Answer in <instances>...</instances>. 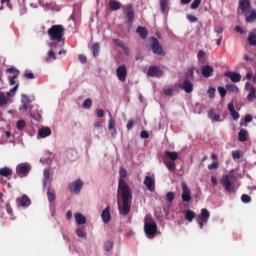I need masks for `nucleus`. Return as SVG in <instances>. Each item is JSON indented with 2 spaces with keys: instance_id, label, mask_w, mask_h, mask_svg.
Listing matches in <instances>:
<instances>
[{
  "instance_id": "9d476101",
  "label": "nucleus",
  "mask_w": 256,
  "mask_h": 256,
  "mask_svg": "<svg viewBox=\"0 0 256 256\" xmlns=\"http://www.w3.org/2000/svg\"><path fill=\"white\" fill-rule=\"evenodd\" d=\"M117 78L122 82L125 83L127 81V66L120 65L116 69Z\"/></svg>"
},
{
  "instance_id": "603ef678",
  "label": "nucleus",
  "mask_w": 256,
  "mask_h": 256,
  "mask_svg": "<svg viewBox=\"0 0 256 256\" xmlns=\"http://www.w3.org/2000/svg\"><path fill=\"white\" fill-rule=\"evenodd\" d=\"M104 249L105 251H111V249H113V242L106 241L104 244Z\"/></svg>"
},
{
  "instance_id": "20e7f679",
  "label": "nucleus",
  "mask_w": 256,
  "mask_h": 256,
  "mask_svg": "<svg viewBox=\"0 0 256 256\" xmlns=\"http://www.w3.org/2000/svg\"><path fill=\"white\" fill-rule=\"evenodd\" d=\"M220 185H222L226 193H237V188L235 187V184L231 183V176L229 175L222 176Z\"/></svg>"
},
{
  "instance_id": "4c0bfd02",
  "label": "nucleus",
  "mask_w": 256,
  "mask_h": 256,
  "mask_svg": "<svg viewBox=\"0 0 256 256\" xmlns=\"http://www.w3.org/2000/svg\"><path fill=\"white\" fill-rule=\"evenodd\" d=\"M41 7H43L44 11H53L54 7H55V3L54 2H49V3H40Z\"/></svg>"
},
{
  "instance_id": "2eb2a0df",
  "label": "nucleus",
  "mask_w": 256,
  "mask_h": 256,
  "mask_svg": "<svg viewBox=\"0 0 256 256\" xmlns=\"http://www.w3.org/2000/svg\"><path fill=\"white\" fill-rule=\"evenodd\" d=\"M149 77H163V70L159 69L157 66H151L148 69Z\"/></svg>"
},
{
  "instance_id": "5fc2aeb1",
  "label": "nucleus",
  "mask_w": 256,
  "mask_h": 256,
  "mask_svg": "<svg viewBox=\"0 0 256 256\" xmlns=\"http://www.w3.org/2000/svg\"><path fill=\"white\" fill-rule=\"evenodd\" d=\"M218 168H219V162H217V161H214L208 165V169H210V170L218 169Z\"/></svg>"
},
{
  "instance_id": "c9c22d12",
  "label": "nucleus",
  "mask_w": 256,
  "mask_h": 256,
  "mask_svg": "<svg viewBox=\"0 0 256 256\" xmlns=\"http://www.w3.org/2000/svg\"><path fill=\"white\" fill-rule=\"evenodd\" d=\"M247 41L249 45H251L252 47H256V34L253 32H250Z\"/></svg>"
},
{
  "instance_id": "864d4df0",
  "label": "nucleus",
  "mask_w": 256,
  "mask_h": 256,
  "mask_svg": "<svg viewBox=\"0 0 256 256\" xmlns=\"http://www.w3.org/2000/svg\"><path fill=\"white\" fill-rule=\"evenodd\" d=\"M218 93H219L220 97H225V95H227V90L225 88H223L222 86H219Z\"/></svg>"
},
{
  "instance_id": "ddd939ff",
  "label": "nucleus",
  "mask_w": 256,
  "mask_h": 256,
  "mask_svg": "<svg viewBox=\"0 0 256 256\" xmlns=\"http://www.w3.org/2000/svg\"><path fill=\"white\" fill-rule=\"evenodd\" d=\"M144 185L148 191H155V177L145 176Z\"/></svg>"
},
{
  "instance_id": "79ce46f5",
  "label": "nucleus",
  "mask_w": 256,
  "mask_h": 256,
  "mask_svg": "<svg viewBox=\"0 0 256 256\" xmlns=\"http://www.w3.org/2000/svg\"><path fill=\"white\" fill-rule=\"evenodd\" d=\"M195 73L193 72L192 68H189L187 72L185 73V79L184 81H191L193 80Z\"/></svg>"
},
{
  "instance_id": "9b49d317",
  "label": "nucleus",
  "mask_w": 256,
  "mask_h": 256,
  "mask_svg": "<svg viewBox=\"0 0 256 256\" xmlns=\"http://www.w3.org/2000/svg\"><path fill=\"white\" fill-rule=\"evenodd\" d=\"M182 201L184 203H189L191 201V190L189 189V186H187V183L182 182Z\"/></svg>"
},
{
  "instance_id": "a878e982",
  "label": "nucleus",
  "mask_w": 256,
  "mask_h": 256,
  "mask_svg": "<svg viewBox=\"0 0 256 256\" xmlns=\"http://www.w3.org/2000/svg\"><path fill=\"white\" fill-rule=\"evenodd\" d=\"M208 117H209V119H211V121L216 122V123L221 121V116L219 114H215V110H213V109H210L208 111Z\"/></svg>"
},
{
  "instance_id": "0e129e2a",
  "label": "nucleus",
  "mask_w": 256,
  "mask_h": 256,
  "mask_svg": "<svg viewBox=\"0 0 256 256\" xmlns=\"http://www.w3.org/2000/svg\"><path fill=\"white\" fill-rule=\"evenodd\" d=\"M24 77H26V79H35V74H33V72H26L24 73Z\"/></svg>"
},
{
  "instance_id": "69168bd1",
  "label": "nucleus",
  "mask_w": 256,
  "mask_h": 256,
  "mask_svg": "<svg viewBox=\"0 0 256 256\" xmlns=\"http://www.w3.org/2000/svg\"><path fill=\"white\" fill-rule=\"evenodd\" d=\"M15 79H17V74L9 78V85H15L17 83Z\"/></svg>"
},
{
  "instance_id": "338daca9",
  "label": "nucleus",
  "mask_w": 256,
  "mask_h": 256,
  "mask_svg": "<svg viewBox=\"0 0 256 256\" xmlns=\"http://www.w3.org/2000/svg\"><path fill=\"white\" fill-rule=\"evenodd\" d=\"M164 93L167 95V97H171V95H173V90L172 88H166L164 89Z\"/></svg>"
},
{
  "instance_id": "cd10ccee",
  "label": "nucleus",
  "mask_w": 256,
  "mask_h": 256,
  "mask_svg": "<svg viewBox=\"0 0 256 256\" xmlns=\"http://www.w3.org/2000/svg\"><path fill=\"white\" fill-rule=\"evenodd\" d=\"M183 213L185 215V219L189 221V223H192L193 219H195V212H193V210H184Z\"/></svg>"
},
{
  "instance_id": "e2e57ef3",
  "label": "nucleus",
  "mask_w": 256,
  "mask_h": 256,
  "mask_svg": "<svg viewBox=\"0 0 256 256\" xmlns=\"http://www.w3.org/2000/svg\"><path fill=\"white\" fill-rule=\"evenodd\" d=\"M135 125V122L133 120H129L126 128L128 129V131H131V129H133V126Z\"/></svg>"
},
{
  "instance_id": "aec40b11",
  "label": "nucleus",
  "mask_w": 256,
  "mask_h": 256,
  "mask_svg": "<svg viewBox=\"0 0 256 256\" xmlns=\"http://www.w3.org/2000/svg\"><path fill=\"white\" fill-rule=\"evenodd\" d=\"M228 111L230 112V115L234 119V121H237L239 119V112L235 110V105L233 104V102H230L228 104Z\"/></svg>"
},
{
  "instance_id": "774afa93",
  "label": "nucleus",
  "mask_w": 256,
  "mask_h": 256,
  "mask_svg": "<svg viewBox=\"0 0 256 256\" xmlns=\"http://www.w3.org/2000/svg\"><path fill=\"white\" fill-rule=\"evenodd\" d=\"M251 121H253V116L251 115H246L244 118V123H251Z\"/></svg>"
},
{
  "instance_id": "4d7b16f0",
  "label": "nucleus",
  "mask_w": 256,
  "mask_h": 256,
  "mask_svg": "<svg viewBox=\"0 0 256 256\" xmlns=\"http://www.w3.org/2000/svg\"><path fill=\"white\" fill-rule=\"evenodd\" d=\"M113 43H115L117 47H121V49L125 46V43H123L121 39H113Z\"/></svg>"
},
{
  "instance_id": "3c124183",
  "label": "nucleus",
  "mask_w": 256,
  "mask_h": 256,
  "mask_svg": "<svg viewBox=\"0 0 256 256\" xmlns=\"http://www.w3.org/2000/svg\"><path fill=\"white\" fill-rule=\"evenodd\" d=\"M241 201H242V203H251V196H249L247 194H243L241 196Z\"/></svg>"
},
{
  "instance_id": "4be33fe9",
  "label": "nucleus",
  "mask_w": 256,
  "mask_h": 256,
  "mask_svg": "<svg viewBox=\"0 0 256 256\" xmlns=\"http://www.w3.org/2000/svg\"><path fill=\"white\" fill-rule=\"evenodd\" d=\"M51 135V128L49 127H42L38 130V137L41 139H45Z\"/></svg>"
},
{
  "instance_id": "bb28decb",
  "label": "nucleus",
  "mask_w": 256,
  "mask_h": 256,
  "mask_svg": "<svg viewBox=\"0 0 256 256\" xmlns=\"http://www.w3.org/2000/svg\"><path fill=\"white\" fill-rule=\"evenodd\" d=\"M136 33H138L141 37V39H147V35H149V32L147 31V28L143 26H139L136 29Z\"/></svg>"
},
{
  "instance_id": "2f4dec72",
  "label": "nucleus",
  "mask_w": 256,
  "mask_h": 256,
  "mask_svg": "<svg viewBox=\"0 0 256 256\" xmlns=\"http://www.w3.org/2000/svg\"><path fill=\"white\" fill-rule=\"evenodd\" d=\"M164 164L167 167L168 171H175V169H177V164L175 163V161H167L165 159Z\"/></svg>"
},
{
  "instance_id": "bf43d9fd",
  "label": "nucleus",
  "mask_w": 256,
  "mask_h": 256,
  "mask_svg": "<svg viewBox=\"0 0 256 256\" xmlns=\"http://www.w3.org/2000/svg\"><path fill=\"white\" fill-rule=\"evenodd\" d=\"M187 19L190 23H197V17L196 16H193L191 14L187 15Z\"/></svg>"
},
{
  "instance_id": "de8ad7c7",
  "label": "nucleus",
  "mask_w": 256,
  "mask_h": 256,
  "mask_svg": "<svg viewBox=\"0 0 256 256\" xmlns=\"http://www.w3.org/2000/svg\"><path fill=\"white\" fill-rule=\"evenodd\" d=\"M76 235L81 239H87V233L83 229H76Z\"/></svg>"
},
{
  "instance_id": "412c9836",
  "label": "nucleus",
  "mask_w": 256,
  "mask_h": 256,
  "mask_svg": "<svg viewBox=\"0 0 256 256\" xmlns=\"http://www.w3.org/2000/svg\"><path fill=\"white\" fill-rule=\"evenodd\" d=\"M246 23H255L256 21V10H250L244 15Z\"/></svg>"
},
{
  "instance_id": "72a5a7b5",
  "label": "nucleus",
  "mask_w": 256,
  "mask_h": 256,
  "mask_svg": "<svg viewBox=\"0 0 256 256\" xmlns=\"http://www.w3.org/2000/svg\"><path fill=\"white\" fill-rule=\"evenodd\" d=\"M165 155H166V157H168V159H170L172 161H177V159H179V154L175 151H173V152L166 151Z\"/></svg>"
},
{
  "instance_id": "a18cd8bd",
  "label": "nucleus",
  "mask_w": 256,
  "mask_h": 256,
  "mask_svg": "<svg viewBox=\"0 0 256 256\" xmlns=\"http://www.w3.org/2000/svg\"><path fill=\"white\" fill-rule=\"evenodd\" d=\"M126 24L131 25L135 21V12H132L130 14H126Z\"/></svg>"
},
{
  "instance_id": "dca6fc26",
  "label": "nucleus",
  "mask_w": 256,
  "mask_h": 256,
  "mask_svg": "<svg viewBox=\"0 0 256 256\" xmlns=\"http://www.w3.org/2000/svg\"><path fill=\"white\" fill-rule=\"evenodd\" d=\"M224 75L228 77L232 83H239V81H241V74L237 72L226 71Z\"/></svg>"
},
{
  "instance_id": "b1692460",
  "label": "nucleus",
  "mask_w": 256,
  "mask_h": 256,
  "mask_svg": "<svg viewBox=\"0 0 256 256\" xmlns=\"http://www.w3.org/2000/svg\"><path fill=\"white\" fill-rule=\"evenodd\" d=\"M248 137H249V132H247V130L241 128L238 133L239 141H241V143H245V141H247Z\"/></svg>"
},
{
  "instance_id": "09e8293b",
  "label": "nucleus",
  "mask_w": 256,
  "mask_h": 256,
  "mask_svg": "<svg viewBox=\"0 0 256 256\" xmlns=\"http://www.w3.org/2000/svg\"><path fill=\"white\" fill-rule=\"evenodd\" d=\"M174 199H175V193L168 192L166 194V201H168V203H173Z\"/></svg>"
},
{
  "instance_id": "680f3d73",
  "label": "nucleus",
  "mask_w": 256,
  "mask_h": 256,
  "mask_svg": "<svg viewBox=\"0 0 256 256\" xmlns=\"http://www.w3.org/2000/svg\"><path fill=\"white\" fill-rule=\"evenodd\" d=\"M48 57L50 59H53L54 61L57 59V55L55 54V52L53 50L48 51Z\"/></svg>"
},
{
  "instance_id": "0eeeda50",
  "label": "nucleus",
  "mask_w": 256,
  "mask_h": 256,
  "mask_svg": "<svg viewBox=\"0 0 256 256\" xmlns=\"http://www.w3.org/2000/svg\"><path fill=\"white\" fill-rule=\"evenodd\" d=\"M210 216H211V214L209 213V210H207V208H203L201 210V213L197 220V223H198L200 229H203V226L207 225V222L209 221Z\"/></svg>"
},
{
  "instance_id": "393cba45",
  "label": "nucleus",
  "mask_w": 256,
  "mask_h": 256,
  "mask_svg": "<svg viewBox=\"0 0 256 256\" xmlns=\"http://www.w3.org/2000/svg\"><path fill=\"white\" fill-rule=\"evenodd\" d=\"M74 217L78 225H85L87 223V218L81 213H76Z\"/></svg>"
},
{
  "instance_id": "f704fd0d",
  "label": "nucleus",
  "mask_w": 256,
  "mask_h": 256,
  "mask_svg": "<svg viewBox=\"0 0 256 256\" xmlns=\"http://www.w3.org/2000/svg\"><path fill=\"white\" fill-rule=\"evenodd\" d=\"M47 197H48L49 203H55V199H56L55 190H51V188H48Z\"/></svg>"
},
{
  "instance_id": "4468645a",
  "label": "nucleus",
  "mask_w": 256,
  "mask_h": 256,
  "mask_svg": "<svg viewBox=\"0 0 256 256\" xmlns=\"http://www.w3.org/2000/svg\"><path fill=\"white\" fill-rule=\"evenodd\" d=\"M16 203L18 207H29L31 205V199L27 195L17 198Z\"/></svg>"
},
{
  "instance_id": "13d9d810",
  "label": "nucleus",
  "mask_w": 256,
  "mask_h": 256,
  "mask_svg": "<svg viewBox=\"0 0 256 256\" xmlns=\"http://www.w3.org/2000/svg\"><path fill=\"white\" fill-rule=\"evenodd\" d=\"M201 5V0H194L191 4V9H197Z\"/></svg>"
},
{
  "instance_id": "1a4fd4ad",
  "label": "nucleus",
  "mask_w": 256,
  "mask_h": 256,
  "mask_svg": "<svg viewBox=\"0 0 256 256\" xmlns=\"http://www.w3.org/2000/svg\"><path fill=\"white\" fill-rule=\"evenodd\" d=\"M151 41L152 42L150 48L152 49V53H154V55H163V46H161L159 40L155 37H152Z\"/></svg>"
},
{
  "instance_id": "473e14b6",
  "label": "nucleus",
  "mask_w": 256,
  "mask_h": 256,
  "mask_svg": "<svg viewBox=\"0 0 256 256\" xmlns=\"http://www.w3.org/2000/svg\"><path fill=\"white\" fill-rule=\"evenodd\" d=\"M43 175H44L43 187L45 188L47 187V182L49 181V179H51V172L49 171L48 168L44 169Z\"/></svg>"
},
{
  "instance_id": "c756f323",
  "label": "nucleus",
  "mask_w": 256,
  "mask_h": 256,
  "mask_svg": "<svg viewBox=\"0 0 256 256\" xmlns=\"http://www.w3.org/2000/svg\"><path fill=\"white\" fill-rule=\"evenodd\" d=\"M109 7L111 11H119V9H121V4L117 0H110Z\"/></svg>"
},
{
  "instance_id": "c85d7f7f",
  "label": "nucleus",
  "mask_w": 256,
  "mask_h": 256,
  "mask_svg": "<svg viewBox=\"0 0 256 256\" xmlns=\"http://www.w3.org/2000/svg\"><path fill=\"white\" fill-rule=\"evenodd\" d=\"M0 175L1 177H11V175H13V170L9 167L0 168Z\"/></svg>"
},
{
  "instance_id": "f03ea898",
  "label": "nucleus",
  "mask_w": 256,
  "mask_h": 256,
  "mask_svg": "<svg viewBox=\"0 0 256 256\" xmlns=\"http://www.w3.org/2000/svg\"><path fill=\"white\" fill-rule=\"evenodd\" d=\"M19 111H28L29 117L33 118L34 121L41 123L43 121V110L39 108V105L32 104L31 98L26 94L21 95V105L19 107Z\"/></svg>"
},
{
  "instance_id": "f8f14e48",
  "label": "nucleus",
  "mask_w": 256,
  "mask_h": 256,
  "mask_svg": "<svg viewBox=\"0 0 256 256\" xmlns=\"http://www.w3.org/2000/svg\"><path fill=\"white\" fill-rule=\"evenodd\" d=\"M239 9L242 11V15H247L251 9V1L249 0H239Z\"/></svg>"
},
{
  "instance_id": "a211bd4d",
  "label": "nucleus",
  "mask_w": 256,
  "mask_h": 256,
  "mask_svg": "<svg viewBox=\"0 0 256 256\" xmlns=\"http://www.w3.org/2000/svg\"><path fill=\"white\" fill-rule=\"evenodd\" d=\"M180 89L185 91V93H193V83H191V80H184L180 84Z\"/></svg>"
},
{
  "instance_id": "052dcab7",
  "label": "nucleus",
  "mask_w": 256,
  "mask_h": 256,
  "mask_svg": "<svg viewBox=\"0 0 256 256\" xmlns=\"http://www.w3.org/2000/svg\"><path fill=\"white\" fill-rule=\"evenodd\" d=\"M141 139H149V132L142 130L140 133Z\"/></svg>"
},
{
  "instance_id": "c03bdc74",
  "label": "nucleus",
  "mask_w": 256,
  "mask_h": 256,
  "mask_svg": "<svg viewBox=\"0 0 256 256\" xmlns=\"http://www.w3.org/2000/svg\"><path fill=\"white\" fill-rule=\"evenodd\" d=\"M226 89H227V91H230L231 93H239V88L235 84H227Z\"/></svg>"
},
{
  "instance_id": "5701e85b",
  "label": "nucleus",
  "mask_w": 256,
  "mask_h": 256,
  "mask_svg": "<svg viewBox=\"0 0 256 256\" xmlns=\"http://www.w3.org/2000/svg\"><path fill=\"white\" fill-rule=\"evenodd\" d=\"M169 0H160V11L163 13V15H167L169 13Z\"/></svg>"
},
{
  "instance_id": "39448f33",
  "label": "nucleus",
  "mask_w": 256,
  "mask_h": 256,
  "mask_svg": "<svg viewBox=\"0 0 256 256\" xmlns=\"http://www.w3.org/2000/svg\"><path fill=\"white\" fill-rule=\"evenodd\" d=\"M81 189H83L82 179H77L68 185V191H70V193H74V195H79V193H81Z\"/></svg>"
},
{
  "instance_id": "37998d69",
  "label": "nucleus",
  "mask_w": 256,
  "mask_h": 256,
  "mask_svg": "<svg viewBox=\"0 0 256 256\" xmlns=\"http://www.w3.org/2000/svg\"><path fill=\"white\" fill-rule=\"evenodd\" d=\"M83 109H91L93 107V100L91 98H87L83 101L82 104Z\"/></svg>"
},
{
  "instance_id": "f257e3e1",
  "label": "nucleus",
  "mask_w": 256,
  "mask_h": 256,
  "mask_svg": "<svg viewBox=\"0 0 256 256\" xmlns=\"http://www.w3.org/2000/svg\"><path fill=\"white\" fill-rule=\"evenodd\" d=\"M125 177H127V170L125 168H120L117 198L122 199V206L118 207L119 214L122 217H127L129 215L131 212V203L133 201V193H131V188L125 181Z\"/></svg>"
},
{
  "instance_id": "e433bc0d",
  "label": "nucleus",
  "mask_w": 256,
  "mask_h": 256,
  "mask_svg": "<svg viewBox=\"0 0 256 256\" xmlns=\"http://www.w3.org/2000/svg\"><path fill=\"white\" fill-rule=\"evenodd\" d=\"M25 127H27V122L25 120H18L16 122V128L18 131H24Z\"/></svg>"
},
{
  "instance_id": "7c9ffc66",
  "label": "nucleus",
  "mask_w": 256,
  "mask_h": 256,
  "mask_svg": "<svg viewBox=\"0 0 256 256\" xmlns=\"http://www.w3.org/2000/svg\"><path fill=\"white\" fill-rule=\"evenodd\" d=\"M91 51H92L94 57H99V53L101 51V46L99 45L98 42H96L92 45Z\"/></svg>"
},
{
  "instance_id": "58836bf2",
  "label": "nucleus",
  "mask_w": 256,
  "mask_h": 256,
  "mask_svg": "<svg viewBox=\"0 0 256 256\" xmlns=\"http://www.w3.org/2000/svg\"><path fill=\"white\" fill-rule=\"evenodd\" d=\"M253 99H256V89H255V87L251 86L250 92L247 95V100L251 102V101H253Z\"/></svg>"
},
{
  "instance_id": "423d86ee",
  "label": "nucleus",
  "mask_w": 256,
  "mask_h": 256,
  "mask_svg": "<svg viewBox=\"0 0 256 256\" xmlns=\"http://www.w3.org/2000/svg\"><path fill=\"white\" fill-rule=\"evenodd\" d=\"M31 171V165L29 163H21L16 167V173L18 177H27Z\"/></svg>"
},
{
  "instance_id": "6ab92c4d",
  "label": "nucleus",
  "mask_w": 256,
  "mask_h": 256,
  "mask_svg": "<svg viewBox=\"0 0 256 256\" xmlns=\"http://www.w3.org/2000/svg\"><path fill=\"white\" fill-rule=\"evenodd\" d=\"M111 208L109 206H107L103 211H102V214H101V218H102V221L103 223L107 224L109 223V221H111Z\"/></svg>"
},
{
  "instance_id": "ea45409f",
  "label": "nucleus",
  "mask_w": 256,
  "mask_h": 256,
  "mask_svg": "<svg viewBox=\"0 0 256 256\" xmlns=\"http://www.w3.org/2000/svg\"><path fill=\"white\" fill-rule=\"evenodd\" d=\"M7 103H9L7 96H5V93L0 91V107H5Z\"/></svg>"
},
{
  "instance_id": "7ed1b4c3",
  "label": "nucleus",
  "mask_w": 256,
  "mask_h": 256,
  "mask_svg": "<svg viewBox=\"0 0 256 256\" xmlns=\"http://www.w3.org/2000/svg\"><path fill=\"white\" fill-rule=\"evenodd\" d=\"M65 34V28L62 25H53L51 28L48 29V35L51 41L50 47L55 49L57 47H63L65 45V39L63 35Z\"/></svg>"
},
{
  "instance_id": "6e6552de",
  "label": "nucleus",
  "mask_w": 256,
  "mask_h": 256,
  "mask_svg": "<svg viewBox=\"0 0 256 256\" xmlns=\"http://www.w3.org/2000/svg\"><path fill=\"white\" fill-rule=\"evenodd\" d=\"M144 231L148 239H153V237H155V233H157V223L155 222L145 223Z\"/></svg>"
},
{
  "instance_id": "49530a36",
  "label": "nucleus",
  "mask_w": 256,
  "mask_h": 256,
  "mask_svg": "<svg viewBox=\"0 0 256 256\" xmlns=\"http://www.w3.org/2000/svg\"><path fill=\"white\" fill-rule=\"evenodd\" d=\"M109 131H114V133L117 132V129L115 128V120L113 118H110L109 124H108Z\"/></svg>"
},
{
  "instance_id": "8fccbe9b",
  "label": "nucleus",
  "mask_w": 256,
  "mask_h": 256,
  "mask_svg": "<svg viewBox=\"0 0 256 256\" xmlns=\"http://www.w3.org/2000/svg\"><path fill=\"white\" fill-rule=\"evenodd\" d=\"M215 91H217L214 87H210L208 90H207V93H208V97L210 99H215Z\"/></svg>"
},
{
  "instance_id": "6e6d98bb",
  "label": "nucleus",
  "mask_w": 256,
  "mask_h": 256,
  "mask_svg": "<svg viewBox=\"0 0 256 256\" xmlns=\"http://www.w3.org/2000/svg\"><path fill=\"white\" fill-rule=\"evenodd\" d=\"M232 159H241V151H239V150L233 151Z\"/></svg>"
},
{
  "instance_id": "a19ab883",
  "label": "nucleus",
  "mask_w": 256,
  "mask_h": 256,
  "mask_svg": "<svg viewBox=\"0 0 256 256\" xmlns=\"http://www.w3.org/2000/svg\"><path fill=\"white\" fill-rule=\"evenodd\" d=\"M123 13H124V15H129L131 13H135V11H133V5L127 4V5L123 6Z\"/></svg>"
},
{
  "instance_id": "f3484780",
  "label": "nucleus",
  "mask_w": 256,
  "mask_h": 256,
  "mask_svg": "<svg viewBox=\"0 0 256 256\" xmlns=\"http://www.w3.org/2000/svg\"><path fill=\"white\" fill-rule=\"evenodd\" d=\"M213 71L214 69L212 68L211 65H204L201 68V73L205 79H209V77L213 76Z\"/></svg>"
}]
</instances>
